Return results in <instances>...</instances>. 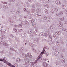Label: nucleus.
Here are the masks:
<instances>
[{
	"label": "nucleus",
	"mask_w": 67,
	"mask_h": 67,
	"mask_svg": "<svg viewBox=\"0 0 67 67\" xmlns=\"http://www.w3.org/2000/svg\"><path fill=\"white\" fill-rule=\"evenodd\" d=\"M64 60H65V59H63V60H62L61 62H62V63H65V61H64Z\"/></svg>",
	"instance_id": "20"
},
{
	"label": "nucleus",
	"mask_w": 67,
	"mask_h": 67,
	"mask_svg": "<svg viewBox=\"0 0 67 67\" xmlns=\"http://www.w3.org/2000/svg\"><path fill=\"white\" fill-rule=\"evenodd\" d=\"M28 32L30 34H31L32 33V31H31V30H29L28 31Z\"/></svg>",
	"instance_id": "33"
},
{
	"label": "nucleus",
	"mask_w": 67,
	"mask_h": 67,
	"mask_svg": "<svg viewBox=\"0 0 67 67\" xmlns=\"http://www.w3.org/2000/svg\"><path fill=\"white\" fill-rule=\"evenodd\" d=\"M16 12L17 14H19V13H20V12H19V10H17L16 11Z\"/></svg>",
	"instance_id": "31"
},
{
	"label": "nucleus",
	"mask_w": 67,
	"mask_h": 67,
	"mask_svg": "<svg viewBox=\"0 0 67 67\" xmlns=\"http://www.w3.org/2000/svg\"><path fill=\"white\" fill-rule=\"evenodd\" d=\"M60 43H61V44H64V42H63V41H61Z\"/></svg>",
	"instance_id": "50"
},
{
	"label": "nucleus",
	"mask_w": 67,
	"mask_h": 67,
	"mask_svg": "<svg viewBox=\"0 0 67 67\" xmlns=\"http://www.w3.org/2000/svg\"><path fill=\"white\" fill-rule=\"evenodd\" d=\"M58 54H59V52H58V51H56L54 53V54L55 56H57Z\"/></svg>",
	"instance_id": "9"
},
{
	"label": "nucleus",
	"mask_w": 67,
	"mask_h": 67,
	"mask_svg": "<svg viewBox=\"0 0 67 67\" xmlns=\"http://www.w3.org/2000/svg\"><path fill=\"white\" fill-rule=\"evenodd\" d=\"M29 45L31 46V47H33L34 45V44H33L32 43H30L29 44Z\"/></svg>",
	"instance_id": "19"
},
{
	"label": "nucleus",
	"mask_w": 67,
	"mask_h": 67,
	"mask_svg": "<svg viewBox=\"0 0 67 67\" xmlns=\"http://www.w3.org/2000/svg\"><path fill=\"white\" fill-rule=\"evenodd\" d=\"M10 36L11 37H12V38H13V37H14V36H13V35L12 34H10Z\"/></svg>",
	"instance_id": "23"
},
{
	"label": "nucleus",
	"mask_w": 67,
	"mask_h": 67,
	"mask_svg": "<svg viewBox=\"0 0 67 67\" xmlns=\"http://www.w3.org/2000/svg\"><path fill=\"white\" fill-rule=\"evenodd\" d=\"M56 15L57 16L58 15H59V14H58V13H57L56 14Z\"/></svg>",
	"instance_id": "56"
},
{
	"label": "nucleus",
	"mask_w": 67,
	"mask_h": 67,
	"mask_svg": "<svg viewBox=\"0 0 67 67\" xmlns=\"http://www.w3.org/2000/svg\"><path fill=\"white\" fill-rule=\"evenodd\" d=\"M22 55L23 56H25V57H27V55H26V54H25L23 53L22 54Z\"/></svg>",
	"instance_id": "29"
},
{
	"label": "nucleus",
	"mask_w": 67,
	"mask_h": 67,
	"mask_svg": "<svg viewBox=\"0 0 67 67\" xmlns=\"http://www.w3.org/2000/svg\"><path fill=\"white\" fill-rule=\"evenodd\" d=\"M43 34H44V33H40V34H41V35H42V36H43V35H43Z\"/></svg>",
	"instance_id": "46"
},
{
	"label": "nucleus",
	"mask_w": 67,
	"mask_h": 67,
	"mask_svg": "<svg viewBox=\"0 0 67 67\" xmlns=\"http://www.w3.org/2000/svg\"><path fill=\"white\" fill-rule=\"evenodd\" d=\"M44 5L45 6L44 7H47V5L46 4H44Z\"/></svg>",
	"instance_id": "48"
},
{
	"label": "nucleus",
	"mask_w": 67,
	"mask_h": 67,
	"mask_svg": "<svg viewBox=\"0 0 67 67\" xmlns=\"http://www.w3.org/2000/svg\"><path fill=\"white\" fill-rule=\"evenodd\" d=\"M60 14H63V12H60Z\"/></svg>",
	"instance_id": "58"
},
{
	"label": "nucleus",
	"mask_w": 67,
	"mask_h": 67,
	"mask_svg": "<svg viewBox=\"0 0 67 67\" xmlns=\"http://www.w3.org/2000/svg\"><path fill=\"white\" fill-rule=\"evenodd\" d=\"M9 2H14L15 0H8Z\"/></svg>",
	"instance_id": "32"
},
{
	"label": "nucleus",
	"mask_w": 67,
	"mask_h": 67,
	"mask_svg": "<svg viewBox=\"0 0 67 67\" xmlns=\"http://www.w3.org/2000/svg\"><path fill=\"white\" fill-rule=\"evenodd\" d=\"M23 10L25 12H26V9L25 8Z\"/></svg>",
	"instance_id": "51"
},
{
	"label": "nucleus",
	"mask_w": 67,
	"mask_h": 67,
	"mask_svg": "<svg viewBox=\"0 0 67 67\" xmlns=\"http://www.w3.org/2000/svg\"><path fill=\"white\" fill-rule=\"evenodd\" d=\"M32 7L33 8H35V5L34 4H33L32 5Z\"/></svg>",
	"instance_id": "21"
},
{
	"label": "nucleus",
	"mask_w": 67,
	"mask_h": 67,
	"mask_svg": "<svg viewBox=\"0 0 67 67\" xmlns=\"http://www.w3.org/2000/svg\"><path fill=\"white\" fill-rule=\"evenodd\" d=\"M65 31H66V32H67V29H65Z\"/></svg>",
	"instance_id": "63"
},
{
	"label": "nucleus",
	"mask_w": 67,
	"mask_h": 67,
	"mask_svg": "<svg viewBox=\"0 0 67 67\" xmlns=\"http://www.w3.org/2000/svg\"><path fill=\"white\" fill-rule=\"evenodd\" d=\"M43 65L44 67H47L48 66V64L45 62H44L43 63Z\"/></svg>",
	"instance_id": "3"
},
{
	"label": "nucleus",
	"mask_w": 67,
	"mask_h": 67,
	"mask_svg": "<svg viewBox=\"0 0 67 67\" xmlns=\"http://www.w3.org/2000/svg\"><path fill=\"white\" fill-rule=\"evenodd\" d=\"M27 55L28 57H30L31 58L32 57V56L30 53H28L27 54Z\"/></svg>",
	"instance_id": "7"
},
{
	"label": "nucleus",
	"mask_w": 67,
	"mask_h": 67,
	"mask_svg": "<svg viewBox=\"0 0 67 67\" xmlns=\"http://www.w3.org/2000/svg\"><path fill=\"white\" fill-rule=\"evenodd\" d=\"M5 38V36L4 35H3L1 37V40H3V39H4Z\"/></svg>",
	"instance_id": "10"
},
{
	"label": "nucleus",
	"mask_w": 67,
	"mask_h": 67,
	"mask_svg": "<svg viewBox=\"0 0 67 67\" xmlns=\"http://www.w3.org/2000/svg\"><path fill=\"white\" fill-rule=\"evenodd\" d=\"M51 44H53L54 43L53 42V41H51Z\"/></svg>",
	"instance_id": "47"
},
{
	"label": "nucleus",
	"mask_w": 67,
	"mask_h": 67,
	"mask_svg": "<svg viewBox=\"0 0 67 67\" xmlns=\"http://www.w3.org/2000/svg\"><path fill=\"white\" fill-rule=\"evenodd\" d=\"M53 36L55 38H57V37H56V35L55 34L53 35Z\"/></svg>",
	"instance_id": "24"
},
{
	"label": "nucleus",
	"mask_w": 67,
	"mask_h": 67,
	"mask_svg": "<svg viewBox=\"0 0 67 67\" xmlns=\"http://www.w3.org/2000/svg\"><path fill=\"white\" fill-rule=\"evenodd\" d=\"M52 49L54 50H56V47H53Z\"/></svg>",
	"instance_id": "26"
},
{
	"label": "nucleus",
	"mask_w": 67,
	"mask_h": 67,
	"mask_svg": "<svg viewBox=\"0 0 67 67\" xmlns=\"http://www.w3.org/2000/svg\"><path fill=\"white\" fill-rule=\"evenodd\" d=\"M21 61L22 60L20 58H18L16 59V61L17 63H20V62H21Z\"/></svg>",
	"instance_id": "6"
},
{
	"label": "nucleus",
	"mask_w": 67,
	"mask_h": 67,
	"mask_svg": "<svg viewBox=\"0 0 67 67\" xmlns=\"http://www.w3.org/2000/svg\"><path fill=\"white\" fill-rule=\"evenodd\" d=\"M62 8H63V9H65V6L63 5L62 6Z\"/></svg>",
	"instance_id": "36"
},
{
	"label": "nucleus",
	"mask_w": 67,
	"mask_h": 67,
	"mask_svg": "<svg viewBox=\"0 0 67 67\" xmlns=\"http://www.w3.org/2000/svg\"><path fill=\"white\" fill-rule=\"evenodd\" d=\"M55 64L60 66L62 64V62H60L58 61H57L55 62Z\"/></svg>",
	"instance_id": "1"
},
{
	"label": "nucleus",
	"mask_w": 67,
	"mask_h": 67,
	"mask_svg": "<svg viewBox=\"0 0 67 67\" xmlns=\"http://www.w3.org/2000/svg\"><path fill=\"white\" fill-rule=\"evenodd\" d=\"M1 34L3 35H4V32L3 31H2L1 32Z\"/></svg>",
	"instance_id": "27"
},
{
	"label": "nucleus",
	"mask_w": 67,
	"mask_h": 67,
	"mask_svg": "<svg viewBox=\"0 0 67 67\" xmlns=\"http://www.w3.org/2000/svg\"><path fill=\"white\" fill-rule=\"evenodd\" d=\"M65 12L66 14H67V10L65 9Z\"/></svg>",
	"instance_id": "39"
},
{
	"label": "nucleus",
	"mask_w": 67,
	"mask_h": 67,
	"mask_svg": "<svg viewBox=\"0 0 67 67\" xmlns=\"http://www.w3.org/2000/svg\"><path fill=\"white\" fill-rule=\"evenodd\" d=\"M54 11H56V12H57V11H58V9H57V8H54Z\"/></svg>",
	"instance_id": "22"
},
{
	"label": "nucleus",
	"mask_w": 67,
	"mask_h": 67,
	"mask_svg": "<svg viewBox=\"0 0 67 67\" xmlns=\"http://www.w3.org/2000/svg\"><path fill=\"white\" fill-rule=\"evenodd\" d=\"M27 13H29V14H30V13H31V12H30L28 11L27 12Z\"/></svg>",
	"instance_id": "54"
},
{
	"label": "nucleus",
	"mask_w": 67,
	"mask_h": 67,
	"mask_svg": "<svg viewBox=\"0 0 67 67\" xmlns=\"http://www.w3.org/2000/svg\"><path fill=\"white\" fill-rule=\"evenodd\" d=\"M3 45H4V46H8V45L7 44V43H5V42H4Z\"/></svg>",
	"instance_id": "13"
},
{
	"label": "nucleus",
	"mask_w": 67,
	"mask_h": 67,
	"mask_svg": "<svg viewBox=\"0 0 67 67\" xmlns=\"http://www.w3.org/2000/svg\"><path fill=\"white\" fill-rule=\"evenodd\" d=\"M3 65V64H2V63H1L0 64V66H2Z\"/></svg>",
	"instance_id": "42"
},
{
	"label": "nucleus",
	"mask_w": 67,
	"mask_h": 67,
	"mask_svg": "<svg viewBox=\"0 0 67 67\" xmlns=\"http://www.w3.org/2000/svg\"><path fill=\"white\" fill-rule=\"evenodd\" d=\"M30 63H31V64L32 65H34V62H31Z\"/></svg>",
	"instance_id": "41"
},
{
	"label": "nucleus",
	"mask_w": 67,
	"mask_h": 67,
	"mask_svg": "<svg viewBox=\"0 0 67 67\" xmlns=\"http://www.w3.org/2000/svg\"><path fill=\"white\" fill-rule=\"evenodd\" d=\"M7 58H4L3 59H0V61L1 62H3L4 63H5L7 61Z\"/></svg>",
	"instance_id": "2"
},
{
	"label": "nucleus",
	"mask_w": 67,
	"mask_h": 67,
	"mask_svg": "<svg viewBox=\"0 0 67 67\" xmlns=\"http://www.w3.org/2000/svg\"><path fill=\"white\" fill-rule=\"evenodd\" d=\"M1 53H3V54H4V52L3 51H1Z\"/></svg>",
	"instance_id": "60"
},
{
	"label": "nucleus",
	"mask_w": 67,
	"mask_h": 67,
	"mask_svg": "<svg viewBox=\"0 0 67 67\" xmlns=\"http://www.w3.org/2000/svg\"><path fill=\"white\" fill-rule=\"evenodd\" d=\"M46 56H47H47L48 55V53H47L46 54Z\"/></svg>",
	"instance_id": "43"
},
{
	"label": "nucleus",
	"mask_w": 67,
	"mask_h": 67,
	"mask_svg": "<svg viewBox=\"0 0 67 67\" xmlns=\"http://www.w3.org/2000/svg\"><path fill=\"white\" fill-rule=\"evenodd\" d=\"M44 48H45V47L42 50V52L41 53V54H42V55H43V54H46V51L45 52V49H44Z\"/></svg>",
	"instance_id": "5"
},
{
	"label": "nucleus",
	"mask_w": 67,
	"mask_h": 67,
	"mask_svg": "<svg viewBox=\"0 0 67 67\" xmlns=\"http://www.w3.org/2000/svg\"><path fill=\"white\" fill-rule=\"evenodd\" d=\"M44 19L45 20H47V17H46V16H45L44 17Z\"/></svg>",
	"instance_id": "38"
},
{
	"label": "nucleus",
	"mask_w": 67,
	"mask_h": 67,
	"mask_svg": "<svg viewBox=\"0 0 67 67\" xmlns=\"http://www.w3.org/2000/svg\"><path fill=\"white\" fill-rule=\"evenodd\" d=\"M64 17H63L61 18V20H62V21H64Z\"/></svg>",
	"instance_id": "44"
},
{
	"label": "nucleus",
	"mask_w": 67,
	"mask_h": 67,
	"mask_svg": "<svg viewBox=\"0 0 67 67\" xmlns=\"http://www.w3.org/2000/svg\"><path fill=\"white\" fill-rule=\"evenodd\" d=\"M16 16H15L14 17V19H16Z\"/></svg>",
	"instance_id": "64"
},
{
	"label": "nucleus",
	"mask_w": 67,
	"mask_h": 67,
	"mask_svg": "<svg viewBox=\"0 0 67 67\" xmlns=\"http://www.w3.org/2000/svg\"><path fill=\"white\" fill-rule=\"evenodd\" d=\"M29 19H32V18L31 17V16H29Z\"/></svg>",
	"instance_id": "61"
},
{
	"label": "nucleus",
	"mask_w": 67,
	"mask_h": 67,
	"mask_svg": "<svg viewBox=\"0 0 67 67\" xmlns=\"http://www.w3.org/2000/svg\"><path fill=\"white\" fill-rule=\"evenodd\" d=\"M56 45L58 46H60V44H59V42L58 41L56 42Z\"/></svg>",
	"instance_id": "11"
},
{
	"label": "nucleus",
	"mask_w": 67,
	"mask_h": 67,
	"mask_svg": "<svg viewBox=\"0 0 67 67\" xmlns=\"http://www.w3.org/2000/svg\"><path fill=\"white\" fill-rule=\"evenodd\" d=\"M15 32H17V30H16V29H15L14 30Z\"/></svg>",
	"instance_id": "59"
},
{
	"label": "nucleus",
	"mask_w": 67,
	"mask_h": 67,
	"mask_svg": "<svg viewBox=\"0 0 67 67\" xmlns=\"http://www.w3.org/2000/svg\"><path fill=\"white\" fill-rule=\"evenodd\" d=\"M20 50L21 51L23 50V48L21 47V48H20Z\"/></svg>",
	"instance_id": "49"
},
{
	"label": "nucleus",
	"mask_w": 67,
	"mask_h": 67,
	"mask_svg": "<svg viewBox=\"0 0 67 67\" xmlns=\"http://www.w3.org/2000/svg\"><path fill=\"white\" fill-rule=\"evenodd\" d=\"M46 49H48V47H46Z\"/></svg>",
	"instance_id": "53"
},
{
	"label": "nucleus",
	"mask_w": 67,
	"mask_h": 67,
	"mask_svg": "<svg viewBox=\"0 0 67 67\" xmlns=\"http://www.w3.org/2000/svg\"><path fill=\"white\" fill-rule=\"evenodd\" d=\"M40 58H41V56H40V55H39L37 58L36 59V63H38V62H39L38 60H39V59H40Z\"/></svg>",
	"instance_id": "4"
},
{
	"label": "nucleus",
	"mask_w": 67,
	"mask_h": 67,
	"mask_svg": "<svg viewBox=\"0 0 67 67\" xmlns=\"http://www.w3.org/2000/svg\"><path fill=\"white\" fill-rule=\"evenodd\" d=\"M60 57L61 58H63V57H64V56H63V55H61Z\"/></svg>",
	"instance_id": "52"
},
{
	"label": "nucleus",
	"mask_w": 67,
	"mask_h": 67,
	"mask_svg": "<svg viewBox=\"0 0 67 67\" xmlns=\"http://www.w3.org/2000/svg\"><path fill=\"white\" fill-rule=\"evenodd\" d=\"M64 23L65 24H67V21H65L64 22Z\"/></svg>",
	"instance_id": "35"
},
{
	"label": "nucleus",
	"mask_w": 67,
	"mask_h": 67,
	"mask_svg": "<svg viewBox=\"0 0 67 67\" xmlns=\"http://www.w3.org/2000/svg\"><path fill=\"white\" fill-rule=\"evenodd\" d=\"M45 12H46V14H47V13H48V10H45Z\"/></svg>",
	"instance_id": "30"
},
{
	"label": "nucleus",
	"mask_w": 67,
	"mask_h": 67,
	"mask_svg": "<svg viewBox=\"0 0 67 67\" xmlns=\"http://www.w3.org/2000/svg\"><path fill=\"white\" fill-rule=\"evenodd\" d=\"M55 3L57 4L58 5H60V2L58 1H56L55 2Z\"/></svg>",
	"instance_id": "8"
},
{
	"label": "nucleus",
	"mask_w": 67,
	"mask_h": 67,
	"mask_svg": "<svg viewBox=\"0 0 67 67\" xmlns=\"http://www.w3.org/2000/svg\"><path fill=\"white\" fill-rule=\"evenodd\" d=\"M25 22H26L25 23V24H26V25H29V22H28V21H25Z\"/></svg>",
	"instance_id": "17"
},
{
	"label": "nucleus",
	"mask_w": 67,
	"mask_h": 67,
	"mask_svg": "<svg viewBox=\"0 0 67 67\" xmlns=\"http://www.w3.org/2000/svg\"><path fill=\"white\" fill-rule=\"evenodd\" d=\"M2 3H3V4H4L5 3V4H7V2H2Z\"/></svg>",
	"instance_id": "40"
},
{
	"label": "nucleus",
	"mask_w": 67,
	"mask_h": 67,
	"mask_svg": "<svg viewBox=\"0 0 67 67\" xmlns=\"http://www.w3.org/2000/svg\"><path fill=\"white\" fill-rule=\"evenodd\" d=\"M29 21L31 22V23H32L34 22V21L32 19H31V20H29Z\"/></svg>",
	"instance_id": "18"
},
{
	"label": "nucleus",
	"mask_w": 67,
	"mask_h": 67,
	"mask_svg": "<svg viewBox=\"0 0 67 67\" xmlns=\"http://www.w3.org/2000/svg\"><path fill=\"white\" fill-rule=\"evenodd\" d=\"M30 62L29 61H28L26 62V63H25V64H26L27 65H30Z\"/></svg>",
	"instance_id": "16"
},
{
	"label": "nucleus",
	"mask_w": 67,
	"mask_h": 67,
	"mask_svg": "<svg viewBox=\"0 0 67 67\" xmlns=\"http://www.w3.org/2000/svg\"><path fill=\"white\" fill-rule=\"evenodd\" d=\"M24 18L25 19H27V17L24 16Z\"/></svg>",
	"instance_id": "57"
},
{
	"label": "nucleus",
	"mask_w": 67,
	"mask_h": 67,
	"mask_svg": "<svg viewBox=\"0 0 67 67\" xmlns=\"http://www.w3.org/2000/svg\"><path fill=\"white\" fill-rule=\"evenodd\" d=\"M32 51H33V52H34L35 51V49H34V48H32Z\"/></svg>",
	"instance_id": "28"
},
{
	"label": "nucleus",
	"mask_w": 67,
	"mask_h": 67,
	"mask_svg": "<svg viewBox=\"0 0 67 67\" xmlns=\"http://www.w3.org/2000/svg\"><path fill=\"white\" fill-rule=\"evenodd\" d=\"M40 4L38 3H37L36 4L37 7H40Z\"/></svg>",
	"instance_id": "25"
},
{
	"label": "nucleus",
	"mask_w": 67,
	"mask_h": 67,
	"mask_svg": "<svg viewBox=\"0 0 67 67\" xmlns=\"http://www.w3.org/2000/svg\"><path fill=\"white\" fill-rule=\"evenodd\" d=\"M40 11H41L40 9L38 8L36 10V12L37 13H38V12H40Z\"/></svg>",
	"instance_id": "12"
},
{
	"label": "nucleus",
	"mask_w": 67,
	"mask_h": 67,
	"mask_svg": "<svg viewBox=\"0 0 67 67\" xmlns=\"http://www.w3.org/2000/svg\"><path fill=\"white\" fill-rule=\"evenodd\" d=\"M19 19H20V21H22V19L21 18H19Z\"/></svg>",
	"instance_id": "62"
},
{
	"label": "nucleus",
	"mask_w": 67,
	"mask_h": 67,
	"mask_svg": "<svg viewBox=\"0 0 67 67\" xmlns=\"http://www.w3.org/2000/svg\"><path fill=\"white\" fill-rule=\"evenodd\" d=\"M59 23L61 25H63V24L62 23V22L60 21L59 22Z\"/></svg>",
	"instance_id": "34"
},
{
	"label": "nucleus",
	"mask_w": 67,
	"mask_h": 67,
	"mask_svg": "<svg viewBox=\"0 0 67 67\" xmlns=\"http://www.w3.org/2000/svg\"><path fill=\"white\" fill-rule=\"evenodd\" d=\"M56 34H58V35H59L60 34V31H58L55 32Z\"/></svg>",
	"instance_id": "15"
},
{
	"label": "nucleus",
	"mask_w": 67,
	"mask_h": 67,
	"mask_svg": "<svg viewBox=\"0 0 67 67\" xmlns=\"http://www.w3.org/2000/svg\"><path fill=\"white\" fill-rule=\"evenodd\" d=\"M3 8H5V9L6 8H8V6L7 5H4L3 6Z\"/></svg>",
	"instance_id": "14"
},
{
	"label": "nucleus",
	"mask_w": 67,
	"mask_h": 67,
	"mask_svg": "<svg viewBox=\"0 0 67 67\" xmlns=\"http://www.w3.org/2000/svg\"><path fill=\"white\" fill-rule=\"evenodd\" d=\"M33 34L34 35V36H36V35H37L35 32H34Z\"/></svg>",
	"instance_id": "37"
},
{
	"label": "nucleus",
	"mask_w": 67,
	"mask_h": 67,
	"mask_svg": "<svg viewBox=\"0 0 67 67\" xmlns=\"http://www.w3.org/2000/svg\"><path fill=\"white\" fill-rule=\"evenodd\" d=\"M62 31H65V29H62Z\"/></svg>",
	"instance_id": "55"
},
{
	"label": "nucleus",
	"mask_w": 67,
	"mask_h": 67,
	"mask_svg": "<svg viewBox=\"0 0 67 67\" xmlns=\"http://www.w3.org/2000/svg\"><path fill=\"white\" fill-rule=\"evenodd\" d=\"M10 50H11L12 51H14V49H13L12 48H10Z\"/></svg>",
	"instance_id": "45"
}]
</instances>
